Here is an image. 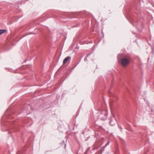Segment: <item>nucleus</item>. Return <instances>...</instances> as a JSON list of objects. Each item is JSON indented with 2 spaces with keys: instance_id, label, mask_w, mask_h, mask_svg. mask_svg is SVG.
<instances>
[{
  "instance_id": "1",
  "label": "nucleus",
  "mask_w": 154,
  "mask_h": 154,
  "mask_svg": "<svg viewBox=\"0 0 154 154\" xmlns=\"http://www.w3.org/2000/svg\"><path fill=\"white\" fill-rule=\"evenodd\" d=\"M130 59V57L128 56H125L122 58L121 60V63L122 66L125 67L129 64Z\"/></svg>"
},
{
  "instance_id": "2",
  "label": "nucleus",
  "mask_w": 154,
  "mask_h": 154,
  "mask_svg": "<svg viewBox=\"0 0 154 154\" xmlns=\"http://www.w3.org/2000/svg\"><path fill=\"white\" fill-rule=\"evenodd\" d=\"M116 123V120L115 118L113 117L110 119V120L109 122V124L111 126H113Z\"/></svg>"
},
{
  "instance_id": "3",
  "label": "nucleus",
  "mask_w": 154,
  "mask_h": 154,
  "mask_svg": "<svg viewBox=\"0 0 154 154\" xmlns=\"http://www.w3.org/2000/svg\"><path fill=\"white\" fill-rule=\"evenodd\" d=\"M70 57H66L63 60V64H65L66 62L68 61L69 59H70Z\"/></svg>"
},
{
  "instance_id": "4",
  "label": "nucleus",
  "mask_w": 154,
  "mask_h": 154,
  "mask_svg": "<svg viewBox=\"0 0 154 154\" xmlns=\"http://www.w3.org/2000/svg\"><path fill=\"white\" fill-rule=\"evenodd\" d=\"M6 31V30L5 29L0 30V35L4 33Z\"/></svg>"
},
{
  "instance_id": "5",
  "label": "nucleus",
  "mask_w": 154,
  "mask_h": 154,
  "mask_svg": "<svg viewBox=\"0 0 154 154\" xmlns=\"http://www.w3.org/2000/svg\"><path fill=\"white\" fill-rule=\"evenodd\" d=\"M109 141H108L107 142V143L106 144V146L107 145L109 144Z\"/></svg>"
}]
</instances>
